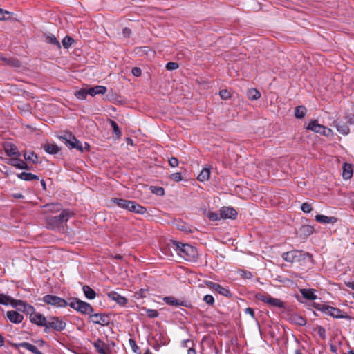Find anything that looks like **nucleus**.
<instances>
[{"instance_id": "obj_19", "label": "nucleus", "mask_w": 354, "mask_h": 354, "mask_svg": "<svg viewBox=\"0 0 354 354\" xmlns=\"http://www.w3.org/2000/svg\"><path fill=\"white\" fill-rule=\"evenodd\" d=\"M107 88L104 86H95L94 87L88 88L87 93L92 97L95 96L96 95H104L106 93Z\"/></svg>"}, {"instance_id": "obj_29", "label": "nucleus", "mask_w": 354, "mask_h": 354, "mask_svg": "<svg viewBox=\"0 0 354 354\" xmlns=\"http://www.w3.org/2000/svg\"><path fill=\"white\" fill-rule=\"evenodd\" d=\"M353 176V167L351 164L344 163L343 165L342 177L345 180L350 179Z\"/></svg>"}, {"instance_id": "obj_1", "label": "nucleus", "mask_w": 354, "mask_h": 354, "mask_svg": "<svg viewBox=\"0 0 354 354\" xmlns=\"http://www.w3.org/2000/svg\"><path fill=\"white\" fill-rule=\"evenodd\" d=\"M73 215V212L70 209H63L57 216L46 217V226L48 230H60L61 228H63V224L66 223Z\"/></svg>"}, {"instance_id": "obj_28", "label": "nucleus", "mask_w": 354, "mask_h": 354, "mask_svg": "<svg viewBox=\"0 0 354 354\" xmlns=\"http://www.w3.org/2000/svg\"><path fill=\"white\" fill-rule=\"evenodd\" d=\"M43 149L49 154H56L59 151L58 146L54 143H46L43 145Z\"/></svg>"}, {"instance_id": "obj_53", "label": "nucleus", "mask_w": 354, "mask_h": 354, "mask_svg": "<svg viewBox=\"0 0 354 354\" xmlns=\"http://www.w3.org/2000/svg\"><path fill=\"white\" fill-rule=\"evenodd\" d=\"M129 345H130L131 348H132L133 351L134 353H138V351L140 350V348L137 345L136 341L133 339H129Z\"/></svg>"}, {"instance_id": "obj_49", "label": "nucleus", "mask_w": 354, "mask_h": 354, "mask_svg": "<svg viewBox=\"0 0 354 354\" xmlns=\"http://www.w3.org/2000/svg\"><path fill=\"white\" fill-rule=\"evenodd\" d=\"M205 284L210 289L213 290H215L216 292V290H218V288H219L220 287V284L218 283H216L214 282H212V281H204Z\"/></svg>"}, {"instance_id": "obj_24", "label": "nucleus", "mask_w": 354, "mask_h": 354, "mask_svg": "<svg viewBox=\"0 0 354 354\" xmlns=\"http://www.w3.org/2000/svg\"><path fill=\"white\" fill-rule=\"evenodd\" d=\"M8 164L20 169H29L28 165L23 160L18 158H12L8 161Z\"/></svg>"}, {"instance_id": "obj_5", "label": "nucleus", "mask_w": 354, "mask_h": 354, "mask_svg": "<svg viewBox=\"0 0 354 354\" xmlns=\"http://www.w3.org/2000/svg\"><path fill=\"white\" fill-rule=\"evenodd\" d=\"M42 301L48 305H52L60 308L66 307L69 304V302H68L64 299L52 295H45L43 297Z\"/></svg>"}, {"instance_id": "obj_46", "label": "nucleus", "mask_w": 354, "mask_h": 354, "mask_svg": "<svg viewBox=\"0 0 354 354\" xmlns=\"http://www.w3.org/2000/svg\"><path fill=\"white\" fill-rule=\"evenodd\" d=\"M143 310H145L147 316L150 318H156L159 315V313L156 310L147 309L145 308H143Z\"/></svg>"}, {"instance_id": "obj_52", "label": "nucleus", "mask_w": 354, "mask_h": 354, "mask_svg": "<svg viewBox=\"0 0 354 354\" xmlns=\"http://www.w3.org/2000/svg\"><path fill=\"white\" fill-rule=\"evenodd\" d=\"M219 95L221 99L225 100H228L231 97L230 93L226 89L220 91Z\"/></svg>"}, {"instance_id": "obj_47", "label": "nucleus", "mask_w": 354, "mask_h": 354, "mask_svg": "<svg viewBox=\"0 0 354 354\" xmlns=\"http://www.w3.org/2000/svg\"><path fill=\"white\" fill-rule=\"evenodd\" d=\"M301 232L306 235H310L313 232V227L310 225H304L300 229Z\"/></svg>"}, {"instance_id": "obj_58", "label": "nucleus", "mask_w": 354, "mask_h": 354, "mask_svg": "<svg viewBox=\"0 0 354 354\" xmlns=\"http://www.w3.org/2000/svg\"><path fill=\"white\" fill-rule=\"evenodd\" d=\"M240 276L241 277L243 278V279H250L252 277V272H249V271H246V270H241L240 271Z\"/></svg>"}, {"instance_id": "obj_56", "label": "nucleus", "mask_w": 354, "mask_h": 354, "mask_svg": "<svg viewBox=\"0 0 354 354\" xmlns=\"http://www.w3.org/2000/svg\"><path fill=\"white\" fill-rule=\"evenodd\" d=\"M317 334L322 339H326V330L324 328V327L321 326H317Z\"/></svg>"}, {"instance_id": "obj_25", "label": "nucleus", "mask_w": 354, "mask_h": 354, "mask_svg": "<svg viewBox=\"0 0 354 354\" xmlns=\"http://www.w3.org/2000/svg\"><path fill=\"white\" fill-rule=\"evenodd\" d=\"M111 201L116 204L119 207H121L129 211V206L132 201L114 198H111Z\"/></svg>"}, {"instance_id": "obj_21", "label": "nucleus", "mask_w": 354, "mask_h": 354, "mask_svg": "<svg viewBox=\"0 0 354 354\" xmlns=\"http://www.w3.org/2000/svg\"><path fill=\"white\" fill-rule=\"evenodd\" d=\"M288 320L290 322L301 326H305L307 322L305 318L298 314L290 315Z\"/></svg>"}, {"instance_id": "obj_31", "label": "nucleus", "mask_w": 354, "mask_h": 354, "mask_svg": "<svg viewBox=\"0 0 354 354\" xmlns=\"http://www.w3.org/2000/svg\"><path fill=\"white\" fill-rule=\"evenodd\" d=\"M44 207L48 208V212L52 213H56L63 210L62 205L59 203H48L45 205Z\"/></svg>"}, {"instance_id": "obj_39", "label": "nucleus", "mask_w": 354, "mask_h": 354, "mask_svg": "<svg viewBox=\"0 0 354 354\" xmlns=\"http://www.w3.org/2000/svg\"><path fill=\"white\" fill-rule=\"evenodd\" d=\"M109 122L111 127L113 128V132L115 133L118 138H120L122 136V132L118 125V124L113 120L109 119Z\"/></svg>"}, {"instance_id": "obj_33", "label": "nucleus", "mask_w": 354, "mask_h": 354, "mask_svg": "<svg viewBox=\"0 0 354 354\" xmlns=\"http://www.w3.org/2000/svg\"><path fill=\"white\" fill-rule=\"evenodd\" d=\"M17 176L19 178L26 180V181L39 180L38 176L33 174L32 173H27V172H24V171L18 174Z\"/></svg>"}, {"instance_id": "obj_64", "label": "nucleus", "mask_w": 354, "mask_h": 354, "mask_svg": "<svg viewBox=\"0 0 354 354\" xmlns=\"http://www.w3.org/2000/svg\"><path fill=\"white\" fill-rule=\"evenodd\" d=\"M42 327H44V333H48L50 332V330L52 329L51 326H49V323L48 322H46L45 326H41Z\"/></svg>"}, {"instance_id": "obj_17", "label": "nucleus", "mask_w": 354, "mask_h": 354, "mask_svg": "<svg viewBox=\"0 0 354 354\" xmlns=\"http://www.w3.org/2000/svg\"><path fill=\"white\" fill-rule=\"evenodd\" d=\"M5 153L8 156H16L17 158L20 156L17 147L12 143H6L3 146Z\"/></svg>"}, {"instance_id": "obj_18", "label": "nucleus", "mask_w": 354, "mask_h": 354, "mask_svg": "<svg viewBox=\"0 0 354 354\" xmlns=\"http://www.w3.org/2000/svg\"><path fill=\"white\" fill-rule=\"evenodd\" d=\"M108 297L117 302L120 306H124L127 303V299L123 297L117 293L115 291H111L107 294Z\"/></svg>"}, {"instance_id": "obj_34", "label": "nucleus", "mask_w": 354, "mask_h": 354, "mask_svg": "<svg viewBox=\"0 0 354 354\" xmlns=\"http://www.w3.org/2000/svg\"><path fill=\"white\" fill-rule=\"evenodd\" d=\"M210 177V168L209 167H205L204 168L199 175L197 177V179L201 182H204L205 180H209Z\"/></svg>"}, {"instance_id": "obj_20", "label": "nucleus", "mask_w": 354, "mask_h": 354, "mask_svg": "<svg viewBox=\"0 0 354 354\" xmlns=\"http://www.w3.org/2000/svg\"><path fill=\"white\" fill-rule=\"evenodd\" d=\"M0 60L4 62V65H8L11 67L19 68L21 66V62L16 58L6 57L0 55Z\"/></svg>"}, {"instance_id": "obj_63", "label": "nucleus", "mask_w": 354, "mask_h": 354, "mask_svg": "<svg viewBox=\"0 0 354 354\" xmlns=\"http://www.w3.org/2000/svg\"><path fill=\"white\" fill-rule=\"evenodd\" d=\"M346 123L354 124V115H349L346 117Z\"/></svg>"}, {"instance_id": "obj_32", "label": "nucleus", "mask_w": 354, "mask_h": 354, "mask_svg": "<svg viewBox=\"0 0 354 354\" xmlns=\"http://www.w3.org/2000/svg\"><path fill=\"white\" fill-rule=\"evenodd\" d=\"M82 290L85 297L88 299H93L96 296L95 290L92 289L89 286H83Z\"/></svg>"}, {"instance_id": "obj_6", "label": "nucleus", "mask_w": 354, "mask_h": 354, "mask_svg": "<svg viewBox=\"0 0 354 354\" xmlns=\"http://www.w3.org/2000/svg\"><path fill=\"white\" fill-rule=\"evenodd\" d=\"M64 140L65 144L71 149H76L80 151H83L84 149L81 142L71 133H66L64 136H61Z\"/></svg>"}, {"instance_id": "obj_61", "label": "nucleus", "mask_w": 354, "mask_h": 354, "mask_svg": "<svg viewBox=\"0 0 354 354\" xmlns=\"http://www.w3.org/2000/svg\"><path fill=\"white\" fill-rule=\"evenodd\" d=\"M131 73L135 77H140L141 75L142 71L138 67H133L131 70Z\"/></svg>"}, {"instance_id": "obj_2", "label": "nucleus", "mask_w": 354, "mask_h": 354, "mask_svg": "<svg viewBox=\"0 0 354 354\" xmlns=\"http://www.w3.org/2000/svg\"><path fill=\"white\" fill-rule=\"evenodd\" d=\"M172 243L178 254L187 261L194 259L197 254L196 248L189 244L181 243L177 241H173Z\"/></svg>"}, {"instance_id": "obj_42", "label": "nucleus", "mask_w": 354, "mask_h": 354, "mask_svg": "<svg viewBox=\"0 0 354 354\" xmlns=\"http://www.w3.org/2000/svg\"><path fill=\"white\" fill-rule=\"evenodd\" d=\"M75 40L70 36H66L62 40V45L65 48H68Z\"/></svg>"}, {"instance_id": "obj_4", "label": "nucleus", "mask_w": 354, "mask_h": 354, "mask_svg": "<svg viewBox=\"0 0 354 354\" xmlns=\"http://www.w3.org/2000/svg\"><path fill=\"white\" fill-rule=\"evenodd\" d=\"M307 257H309V254L308 252L297 250L284 252L282 254L283 259L286 261L290 263H295L304 261Z\"/></svg>"}, {"instance_id": "obj_7", "label": "nucleus", "mask_w": 354, "mask_h": 354, "mask_svg": "<svg viewBox=\"0 0 354 354\" xmlns=\"http://www.w3.org/2000/svg\"><path fill=\"white\" fill-rule=\"evenodd\" d=\"M260 301L269 304L271 306L277 307L279 308H284L285 303L279 299L273 298L270 295H259L257 297Z\"/></svg>"}, {"instance_id": "obj_9", "label": "nucleus", "mask_w": 354, "mask_h": 354, "mask_svg": "<svg viewBox=\"0 0 354 354\" xmlns=\"http://www.w3.org/2000/svg\"><path fill=\"white\" fill-rule=\"evenodd\" d=\"M49 326H51L52 330L55 331H62L65 329L66 324L63 320L60 319L58 317L50 316L48 317V321Z\"/></svg>"}, {"instance_id": "obj_22", "label": "nucleus", "mask_w": 354, "mask_h": 354, "mask_svg": "<svg viewBox=\"0 0 354 354\" xmlns=\"http://www.w3.org/2000/svg\"><path fill=\"white\" fill-rule=\"evenodd\" d=\"M129 211L136 214H144L147 212V209L139 205L137 202L132 201Z\"/></svg>"}, {"instance_id": "obj_48", "label": "nucleus", "mask_w": 354, "mask_h": 354, "mask_svg": "<svg viewBox=\"0 0 354 354\" xmlns=\"http://www.w3.org/2000/svg\"><path fill=\"white\" fill-rule=\"evenodd\" d=\"M207 216L210 221H218L221 218H222V217H221V213L217 214L215 212H208L207 214Z\"/></svg>"}, {"instance_id": "obj_44", "label": "nucleus", "mask_w": 354, "mask_h": 354, "mask_svg": "<svg viewBox=\"0 0 354 354\" xmlns=\"http://www.w3.org/2000/svg\"><path fill=\"white\" fill-rule=\"evenodd\" d=\"M11 297L0 294V304L8 306L10 304Z\"/></svg>"}, {"instance_id": "obj_3", "label": "nucleus", "mask_w": 354, "mask_h": 354, "mask_svg": "<svg viewBox=\"0 0 354 354\" xmlns=\"http://www.w3.org/2000/svg\"><path fill=\"white\" fill-rule=\"evenodd\" d=\"M69 300L68 306L82 314L89 315L93 312V307L87 302L83 301L77 298H71Z\"/></svg>"}, {"instance_id": "obj_45", "label": "nucleus", "mask_w": 354, "mask_h": 354, "mask_svg": "<svg viewBox=\"0 0 354 354\" xmlns=\"http://www.w3.org/2000/svg\"><path fill=\"white\" fill-rule=\"evenodd\" d=\"M150 189L153 194L158 196H163L165 194V189L161 187L151 186Z\"/></svg>"}, {"instance_id": "obj_11", "label": "nucleus", "mask_w": 354, "mask_h": 354, "mask_svg": "<svg viewBox=\"0 0 354 354\" xmlns=\"http://www.w3.org/2000/svg\"><path fill=\"white\" fill-rule=\"evenodd\" d=\"M324 313H326V315H328L334 318H339V319L350 318V317L347 315L346 313L343 312L342 310H341L340 309H339L337 308H335V307L328 306V305H327L326 308H325Z\"/></svg>"}, {"instance_id": "obj_27", "label": "nucleus", "mask_w": 354, "mask_h": 354, "mask_svg": "<svg viewBox=\"0 0 354 354\" xmlns=\"http://www.w3.org/2000/svg\"><path fill=\"white\" fill-rule=\"evenodd\" d=\"M44 41L51 44L54 45L57 47L58 49L61 48V45L59 41L57 40L56 37L53 34H48L44 35Z\"/></svg>"}, {"instance_id": "obj_57", "label": "nucleus", "mask_w": 354, "mask_h": 354, "mask_svg": "<svg viewBox=\"0 0 354 354\" xmlns=\"http://www.w3.org/2000/svg\"><path fill=\"white\" fill-rule=\"evenodd\" d=\"M170 178L176 182H180L183 180L182 174L180 172L172 174Z\"/></svg>"}, {"instance_id": "obj_38", "label": "nucleus", "mask_w": 354, "mask_h": 354, "mask_svg": "<svg viewBox=\"0 0 354 354\" xmlns=\"http://www.w3.org/2000/svg\"><path fill=\"white\" fill-rule=\"evenodd\" d=\"M87 91H88L87 88H83L79 91H75L74 95L77 98H78L80 100H85L86 98L87 95H88V93H87Z\"/></svg>"}, {"instance_id": "obj_35", "label": "nucleus", "mask_w": 354, "mask_h": 354, "mask_svg": "<svg viewBox=\"0 0 354 354\" xmlns=\"http://www.w3.org/2000/svg\"><path fill=\"white\" fill-rule=\"evenodd\" d=\"M247 96L250 100H257L261 97V93L256 88H250L247 91Z\"/></svg>"}, {"instance_id": "obj_54", "label": "nucleus", "mask_w": 354, "mask_h": 354, "mask_svg": "<svg viewBox=\"0 0 354 354\" xmlns=\"http://www.w3.org/2000/svg\"><path fill=\"white\" fill-rule=\"evenodd\" d=\"M301 209L304 213H310L312 211L310 204L308 203H304L301 205Z\"/></svg>"}, {"instance_id": "obj_36", "label": "nucleus", "mask_w": 354, "mask_h": 354, "mask_svg": "<svg viewBox=\"0 0 354 354\" xmlns=\"http://www.w3.org/2000/svg\"><path fill=\"white\" fill-rule=\"evenodd\" d=\"M306 113V109L304 106H298L295 109V116L297 118H303Z\"/></svg>"}, {"instance_id": "obj_23", "label": "nucleus", "mask_w": 354, "mask_h": 354, "mask_svg": "<svg viewBox=\"0 0 354 354\" xmlns=\"http://www.w3.org/2000/svg\"><path fill=\"white\" fill-rule=\"evenodd\" d=\"M315 221L321 223H335L337 221V218L334 216L318 214L315 216Z\"/></svg>"}, {"instance_id": "obj_26", "label": "nucleus", "mask_w": 354, "mask_h": 354, "mask_svg": "<svg viewBox=\"0 0 354 354\" xmlns=\"http://www.w3.org/2000/svg\"><path fill=\"white\" fill-rule=\"evenodd\" d=\"M314 289L303 288L300 289L301 295L306 299L315 300L317 299V295L315 294Z\"/></svg>"}, {"instance_id": "obj_14", "label": "nucleus", "mask_w": 354, "mask_h": 354, "mask_svg": "<svg viewBox=\"0 0 354 354\" xmlns=\"http://www.w3.org/2000/svg\"><path fill=\"white\" fill-rule=\"evenodd\" d=\"M30 320L32 323L39 326H45L46 322L48 321L46 317L41 313H35L30 316Z\"/></svg>"}, {"instance_id": "obj_37", "label": "nucleus", "mask_w": 354, "mask_h": 354, "mask_svg": "<svg viewBox=\"0 0 354 354\" xmlns=\"http://www.w3.org/2000/svg\"><path fill=\"white\" fill-rule=\"evenodd\" d=\"M10 305L16 308L18 310L21 311L23 308L26 306V303L23 301L22 300H17L13 298H11Z\"/></svg>"}, {"instance_id": "obj_41", "label": "nucleus", "mask_w": 354, "mask_h": 354, "mask_svg": "<svg viewBox=\"0 0 354 354\" xmlns=\"http://www.w3.org/2000/svg\"><path fill=\"white\" fill-rule=\"evenodd\" d=\"M24 158L27 161H30L33 163H36L38 161V157L34 152H30L28 154L25 153L24 155Z\"/></svg>"}, {"instance_id": "obj_30", "label": "nucleus", "mask_w": 354, "mask_h": 354, "mask_svg": "<svg viewBox=\"0 0 354 354\" xmlns=\"http://www.w3.org/2000/svg\"><path fill=\"white\" fill-rule=\"evenodd\" d=\"M335 127L337 131L342 135H348L350 132V129L346 122L344 123L342 122H337Z\"/></svg>"}, {"instance_id": "obj_10", "label": "nucleus", "mask_w": 354, "mask_h": 354, "mask_svg": "<svg viewBox=\"0 0 354 354\" xmlns=\"http://www.w3.org/2000/svg\"><path fill=\"white\" fill-rule=\"evenodd\" d=\"M90 319L93 324L101 326H108L110 323L109 317L104 313H95L90 315Z\"/></svg>"}, {"instance_id": "obj_16", "label": "nucleus", "mask_w": 354, "mask_h": 354, "mask_svg": "<svg viewBox=\"0 0 354 354\" xmlns=\"http://www.w3.org/2000/svg\"><path fill=\"white\" fill-rule=\"evenodd\" d=\"M6 317L9 321L14 324H19L24 319V316L15 310H9L6 313Z\"/></svg>"}, {"instance_id": "obj_60", "label": "nucleus", "mask_w": 354, "mask_h": 354, "mask_svg": "<svg viewBox=\"0 0 354 354\" xmlns=\"http://www.w3.org/2000/svg\"><path fill=\"white\" fill-rule=\"evenodd\" d=\"M169 164L172 167H176L178 165L179 161L178 158L175 157H171L169 159Z\"/></svg>"}, {"instance_id": "obj_43", "label": "nucleus", "mask_w": 354, "mask_h": 354, "mask_svg": "<svg viewBox=\"0 0 354 354\" xmlns=\"http://www.w3.org/2000/svg\"><path fill=\"white\" fill-rule=\"evenodd\" d=\"M12 13L0 8V20L6 21L11 19Z\"/></svg>"}, {"instance_id": "obj_13", "label": "nucleus", "mask_w": 354, "mask_h": 354, "mask_svg": "<svg viewBox=\"0 0 354 354\" xmlns=\"http://www.w3.org/2000/svg\"><path fill=\"white\" fill-rule=\"evenodd\" d=\"M96 351L100 354H109L110 349L109 346L100 339H97L93 343Z\"/></svg>"}, {"instance_id": "obj_51", "label": "nucleus", "mask_w": 354, "mask_h": 354, "mask_svg": "<svg viewBox=\"0 0 354 354\" xmlns=\"http://www.w3.org/2000/svg\"><path fill=\"white\" fill-rule=\"evenodd\" d=\"M21 311L30 314V315L35 313L34 307L27 304H26Z\"/></svg>"}, {"instance_id": "obj_8", "label": "nucleus", "mask_w": 354, "mask_h": 354, "mask_svg": "<svg viewBox=\"0 0 354 354\" xmlns=\"http://www.w3.org/2000/svg\"><path fill=\"white\" fill-rule=\"evenodd\" d=\"M306 129L326 136H328L331 133V130L330 129L318 124L317 120L309 122Z\"/></svg>"}, {"instance_id": "obj_12", "label": "nucleus", "mask_w": 354, "mask_h": 354, "mask_svg": "<svg viewBox=\"0 0 354 354\" xmlns=\"http://www.w3.org/2000/svg\"><path fill=\"white\" fill-rule=\"evenodd\" d=\"M163 301L171 306H188V303L185 300L178 299L172 296L165 297Z\"/></svg>"}, {"instance_id": "obj_59", "label": "nucleus", "mask_w": 354, "mask_h": 354, "mask_svg": "<svg viewBox=\"0 0 354 354\" xmlns=\"http://www.w3.org/2000/svg\"><path fill=\"white\" fill-rule=\"evenodd\" d=\"M313 307L317 309V310H320L323 313L325 312V308H326L327 305L322 304H318V303H313Z\"/></svg>"}, {"instance_id": "obj_15", "label": "nucleus", "mask_w": 354, "mask_h": 354, "mask_svg": "<svg viewBox=\"0 0 354 354\" xmlns=\"http://www.w3.org/2000/svg\"><path fill=\"white\" fill-rule=\"evenodd\" d=\"M237 216V212L232 207H223L221 209V217L222 218L235 219Z\"/></svg>"}, {"instance_id": "obj_62", "label": "nucleus", "mask_w": 354, "mask_h": 354, "mask_svg": "<svg viewBox=\"0 0 354 354\" xmlns=\"http://www.w3.org/2000/svg\"><path fill=\"white\" fill-rule=\"evenodd\" d=\"M245 313L249 314L252 318L254 317V311L252 308L248 307L245 309Z\"/></svg>"}, {"instance_id": "obj_55", "label": "nucleus", "mask_w": 354, "mask_h": 354, "mask_svg": "<svg viewBox=\"0 0 354 354\" xmlns=\"http://www.w3.org/2000/svg\"><path fill=\"white\" fill-rule=\"evenodd\" d=\"M178 66V64L174 62H169L166 64V68L169 71L177 69Z\"/></svg>"}, {"instance_id": "obj_40", "label": "nucleus", "mask_w": 354, "mask_h": 354, "mask_svg": "<svg viewBox=\"0 0 354 354\" xmlns=\"http://www.w3.org/2000/svg\"><path fill=\"white\" fill-rule=\"evenodd\" d=\"M216 292L229 298L232 296V294L230 291V290L222 286L221 285L220 286L219 288H218V290H216Z\"/></svg>"}, {"instance_id": "obj_50", "label": "nucleus", "mask_w": 354, "mask_h": 354, "mask_svg": "<svg viewBox=\"0 0 354 354\" xmlns=\"http://www.w3.org/2000/svg\"><path fill=\"white\" fill-rule=\"evenodd\" d=\"M204 302L209 306H213L214 304V298L211 295H206L204 296L203 299Z\"/></svg>"}]
</instances>
